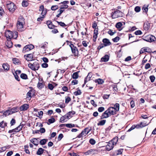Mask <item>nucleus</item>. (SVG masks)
Listing matches in <instances>:
<instances>
[{"instance_id":"6e6552de","label":"nucleus","mask_w":156,"mask_h":156,"mask_svg":"<svg viewBox=\"0 0 156 156\" xmlns=\"http://www.w3.org/2000/svg\"><path fill=\"white\" fill-rule=\"evenodd\" d=\"M7 8L9 11L13 12L15 10L16 6L13 2L7 4Z\"/></svg>"},{"instance_id":"2f4dec72","label":"nucleus","mask_w":156,"mask_h":156,"mask_svg":"<svg viewBox=\"0 0 156 156\" xmlns=\"http://www.w3.org/2000/svg\"><path fill=\"white\" fill-rule=\"evenodd\" d=\"M66 115L62 117L60 119V122L62 123L65 122L66 121V119H67Z\"/></svg>"},{"instance_id":"4468645a","label":"nucleus","mask_w":156,"mask_h":156,"mask_svg":"<svg viewBox=\"0 0 156 156\" xmlns=\"http://www.w3.org/2000/svg\"><path fill=\"white\" fill-rule=\"evenodd\" d=\"M39 10L40 11H42L41 15L43 16H44L46 14V11L45 10H44V6L43 5L40 6Z\"/></svg>"},{"instance_id":"20e7f679","label":"nucleus","mask_w":156,"mask_h":156,"mask_svg":"<svg viewBox=\"0 0 156 156\" xmlns=\"http://www.w3.org/2000/svg\"><path fill=\"white\" fill-rule=\"evenodd\" d=\"M91 130V127H87L85 128L77 136L78 138H81L85 136Z\"/></svg>"},{"instance_id":"052dcab7","label":"nucleus","mask_w":156,"mask_h":156,"mask_svg":"<svg viewBox=\"0 0 156 156\" xmlns=\"http://www.w3.org/2000/svg\"><path fill=\"white\" fill-rule=\"evenodd\" d=\"M142 31L140 30H138L136 31L135 33L134 34L136 35H140L142 34Z\"/></svg>"},{"instance_id":"9d476101","label":"nucleus","mask_w":156,"mask_h":156,"mask_svg":"<svg viewBox=\"0 0 156 156\" xmlns=\"http://www.w3.org/2000/svg\"><path fill=\"white\" fill-rule=\"evenodd\" d=\"M107 111H108V112L109 115V116H110L111 115L115 114L117 112L115 110L114 108L112 107H109L107 110Z\"/></svg>"},{"instance_id":"69168bd1","label":"nucleus","mask_w":156,"mask_h":156,"mask_svg":"<svg viewBox=\"0 0 156 156\" xmlns=\"http://www.w3.org/2000/svg\"><path fill=\"white\" fill-rule=\"evenodd\" d=\"M38 115H39L37 116L38 117L40 118H42V115H43V112L42 111H40L38 112Z\"/></svg>"},{"instance_id":"5fc2aeb1","label":"nucleus","mask_w":156,"mask_h":156,"mask_svg":"<svg viewBox=\"0 0 156 156\" xmlns=\"http://www.w3.org/2000/svg\"><path fill=\"white\" fill-rule=\"evenodd\" d=\"M56 22L58 23V24L60 25L61 26L64 27L66 26V24L63 22H58V21H56Z\"/></svg>"},{"instance_id":"09e8293b","label":"nucleus","mask_w":156,"mask_h":156,"mask_svg":"<svg viewBox=\"0 0 156 156\" xmlns=\"http://www.w3.org/2000/svg\"><path fill=\"white\" fill-rule=\"evenodd\" d=\"M116 32L115 30H114V32H113L112 30L110 29L109 30L108 32V33L111 36L113 35Z\"/></svg>"},{"instance_id":"4be33fe9","label":"nucleus","mask_w":156,"mask_h":156,"mask_svg":"<svg viewBox=\"0 0 156 156\" xmlns=\"http://www.w3.org/2000/svg\"><path fill=\"white\" fill-rule=\"evenodd\" d=\"M2 67L6 71H8L9 69V66L7 63H4L2 65Z\"/></svg>"},{"instance_id":"7ed1b4c3","label":"nucleus","mask_w":156,"mask_h":156,"mask_svg":"<svg viewBox=\"0 0 156 156\" xmlns=\"http://www.w3.org/2000/svg\"><path fill=\"white\" fill-rule=\"evenodd\" d=\"M28 66L32 70L34 71L37 70L40 67L39 64L37 62H35L33 64L29 63L28 64Z\"/></svg>"},{"instance_id":"680f3d73","label":"nucleus","mask_w":156,"mask_h":156,"mask_svg":"<svg viewBox=\"0 0 156 156\" xmlns=\"http://www.w3.org/2000/svg\"><path fill=\"white\" fill-rule=\"evenodd\" d=\"M13 75L15 77V78L18 81H20V79L19 76L17 75V73L16 72L15 73H14Z\"/></svg>"},{"instance_id":"de8ad7c7","label":"nucleus","mask_w":156,"mask_h":156,"mask_svg":"<svg viewBox=\"0 0 156 156\" xmlns=\"http://www.w3.org/2000/svg\"><path fill=\"white\" fill-rule=\"evenodd\" d=\"M81 94V92L80 90L79 89L77 91H76L74 92V94L75 96H77L78 95H80Z\"/></svg>"},{"instance_id":"dca6fc26","label":"nucleus","mask_w":156,"mask_h":156,"mask_svg":"<svg viewBox=\"0 0 156 156\" xmlns=\"http://www.w3.org/2000/svg\"><path fill=\"white\" fill-rule=\"evenodd\" d=\"M47 24L48 27L50 29H53L55 27V25L53 24L52 22L50 20H48L47 21Z\"/></svg>"},{"instance_id":"f03ea898","label":"nucleus","mask_w":156,"mask_h":156,"mask_svg":"<svg viewBox=\"0 0 156 156\" xmlns=\"http://www.w3.org/2000/svg\"><path fill=\"white\" fill-rule=\"evenodd\" d=\"M25 23L24 19L23 17L19 18L17 23L16 26L18 31H22Z\"/></svg>"},{"instance_id":"79ce46f5","label":"nucleus","mask_w":156,"mask_h":156,"mask_svg":"<svg viewBox=\"0 0 156 156\" xmlns=\"http://www.w3.org/2000/svg\"><path fill=\"white\" fill-rule=\"evenodd\" d=\"M55 122V119L53 118H51L48 120V122L47 123L48 124L50 125L51 123H54Z\"/></svg>"},{"instance_id":"72a5a7b5","label":"nucleus","mask_w":156,"mask_h":156,"mask_svg":"<svg viewBox=\"0 0 156 156\" xmlns=\"http://www.w3.org/2000/svg\"><path fill=\"white\" fill-rule=\"evenodd\" d=\"M149 6V5H144L143 6L142 8V9L143 11L144 12H145L147 13L148 10V7Z\"/></svg>"},{"instance_id":"cd10ccee","label":"nucleus","mask_w":156,"mask_h":156,"mask_svg":"<svg viewBox=\"0 0 156 156\" xmlns=\"http://www.w3.org/2000/svg\"><path fill=\"white\" fill-rule=\"evenodd\" d=\"M44 150V149H43L42 148L40 147L38 149L37 151V152L36 154L37 155H41L43 153Z\"/></svg>"},{"instance_id":"b1692460","label":"nucleus","mask_w":156,"mask_h":156,"mask_svg":"<svg viewBox=\"0 0 156 156\" xmlns=\"http://www.w3.org/2000/svg\"><path fill=\"white\" fill-rule=\"evenodd\" d=\"M34 90H30L29 92L27 93V98H31V95H34Z\"/></svg>"},{"instance_id":"338daca9","label":"nucleus","mask_w":156,"mask_h":156,"mask_svg":"<svg viewBox=\"0 0 156 156\" xmlns=\"http://www.w3.org/2000/svg\"><path fill=\"white\" fill-rule=\"evenodd\" d=\"M91 153L92 154H97L98 153V150L91 149Z\"/></svg>"},{"instance_id":"0e129e2a","label":"nucleus","mask_w":156,"mask_h":156,"mask_svg":"<svg viewBox=\"0 0 156 156\" xmlns=\"http://www.w3.org/2000/svg\"><path fill=\"white\" fill-rule=\"evenodd\" d=\"M48 88L51 90H52L54 88L53 85L52 84L50 83H49L48 84Z\"/></svg>"},{"instance_id":"bf43d9fd","label":"nucleus","mask_w":156,"mask_h":156,"mask_svg":"<svg viewBox=\"0 0 156 156\" xmlns=\"http://www.w3.org/2000/svg\"><path fill=\"white\" fill-rule=\"evenodd\" d=\"M12 61L14 63L18 64L19 60L17 58H13Z\"/></svg>"},{"instance_id":"37998d69","label":"nucleus","mask_w":156,"mask_h":156,"mask_svg":"<svg viewBox=\"0 0 156 156\" xmlns=\"http://www.w3.org/2000/svg\"><path fill=\"white\" fill-rule=\"evenodd\" d=\"M20 77L23 79H27L28 78L27 76L25 73H22L20 75Z\"/></svg>"},{"instance_id":"c756f323","label":"nucleus","mask_w":156,"mask_h":156,"mask_svg":"<svg viewBox=\"0 0 156 156\" xmlns=\"http://www.w3.org/2000/svg\"><path fill=\"white\" fill-rule=\"evenodd\" d=\"M80 72V71H78L74 73L72 75V77L73 79H76L79 77L78 73Z\"/></svg>"},{"instance_id":"2eb2a0df","label":"nucleus","mask_w":156,"mask_h":156,"mask_svg":"<svg viewBox=\"0 0 156 156\" xmlns=\"http://www.w3.org/2000/svg\"><path fill=\"white\" fill-rule=\"evenodd\" d=\"M6 46L8 48H11L12 47V43L11 39H7L5 43Z\"/></svg>"},{"instance_id":"393cba45","label":"nucleus","mask_w":156,"mask_h":156,"mask_svg":"<svg viewBox=\"0 0 156 156\" xmlns=\"http://www.w3.org/2000/svg\"><path fill=\"white\" fill-rule=\"evenodd\" d=\"M91 77L92 75L90 73H89L87 76L84 79L85 83H86L87 82L90 80Z\"/></svg>"},{"instance_id":"58836bf2","label":"nucleus","mask_w":156,"mask_h":156,"mask_svg":"<svg viewBox=\"0 0 156 156\" xmlns=\"http://www.w3.org/2000/svg\"><path fill=\"white\" fill-rule=\"evenodd\" d=\"M28 46H27V45L23 48V52L24 53H25L27 52H28L30 50V49L29 48H28Z\"/></svg>"},{"instance_id":"c03bdc74","label":"nucleus","mask_w":156,"mask_h":156,"mask_svg":"<svg viewBox=\"0 0 156 156\" xmlns=\"http://www.w3.org/2000/svg\"><path fill=\"white\" fill-rule=\"evenodd\" d=\"M29 3L28 2L25 0H23L22 3V5L23 7H27L28 6Z\"/></svg>"},{"instance_id":"864d4df0","label":"nucleus","mask_w":156,"mask_h":156,"mask_svg":"<svg viewBox=\"0 0 156 156\" xmlns=\"http://www.w3.org/2000/svg\"><path fill=\"white\" fill-rule=\"evenodd\" d=\"M149 78L151 80V83H153L154 81L155 78L154 76L152 75V76H151L149 77Z\"/></svg>"},{"instance_id":"f257e3e1","label":"nucleus","mask_w":156,"mask_h":156,"mask_svg":"<svg viewBox=\"0 0 156 156\" xmlns=\"http://www.w3.org/2000/svg\"><path fill=\"white\" fill-rule=\"evenodd\" d=\"M5 35L7 39H11L12 38L16 39L18 37V32L16 31L13 32L8 30L5 33Z\"/></svg>"},{"instance_id":"4d7b16f0","label":"nucleus","mask_w":156,"mask_h":156,"mask_svg":"<svg viewBox=\"0 0 156 156\" xmlns=\"http://www.w3.org/2000/svg\"><path fill=\"white\" fill-rule=\"evenodd\" d=\"M119 37H116L115 38L112 39V41L115 42H117L119 40Z\"/></svg>"},{"instance_id":"603ef678","label":"nucleus","mask_w":156,"mask_h":156,"mask_svg":"<svg viewBox=\"0 0 156 156\" xmlns=\"http://www.w3.org/2000/svg\"><path fill=\"white\" fill-rule=\"evenodd\" d=\"M4 13V12L3 10L2 7H0V19L2 18Z\"/></svg>"},{"instance_id":"8fccbe9b","label":"nucleus","mask_w":156,"mask_h":156,"mask_svg":"<svg viewBox=\"0 0 156 156\" xmlns=\"http://www.w3.org/2000/svg\"><path fill=\"white\" fill-rule=\"evenodd\" d=\"M66 126L68 128H72L75 127V125L71 123L66 124Z\"/></svg>"},{"instance_id":"423d86ee","label":"nucleus","mask_w":156,"mask_h":156,"mask_svg":"<svg viewBox=\"0 0 156 156\" xmlns=\"http://www.w3.org/2000/svg\"><path fill=\"white\" fill-rule=\"evenodd\" d=\"M143 40L147 42H152L155 41L156 38L154 36L149 35L145 37Z\"/></svg>"},{"instance_id":"a878e982","label":"nucleus","mask_w":156,"mask_h":156,"mask_svg":"<svg viewBox=\"0 0 156 156\" xmlns=\"http://www.w3.org/2000/svg\"><path fill=\"white\" fill-rule=\"evenodd\" d=\"M2 113H3V115L5 116L12 114L10 109L4 111L3 112H2Z\"/></svg>"},{"instance_id":"39448f33","label":"nucleus","mask_w":156,"mask_h":156,"mask_svg":"<svg viewBox=\"0 0 156 156\" xmlns=\"http://www.w3.org/2000/svg\"><path fill=\"white\" fill-rule=\"evenodd\" d=\"M112 17L113 19H115L119 17L122 16V12L121 11L116 9L114 12H112L111 14Z\"/></svg>"},{"instance_id":"a19ab883","label":"nucleus","mask_w":156,"mask_h":156,"mask_svg":"<svg viewBox=\"0 0 156 156\" xmlns=\"http://www.w3.org/2000/svg\"><path fill=\"white\" fill-rule=\"evenodd\" d=\"M7 126V123L4 122L3 121L0 122V127L4 128Z\"/></svg>"},{"instance_id":"49530a36","label":"nucleus","mask_w":156,"mask_h":156,"mask_svg":"<svg viewBox=\"0 0 156 156\" xmlns=\"http://www.w3.org/2000/svg\"><path fill=\"white\" fill-rule=\"evenodd\" d=\"M58 8V5H54L51 7V9L53 11H55Z\"/></svg>"},{"instance_id":"412c9836","label":"nucleus","mask_w":156,"mask_h":156,"mask_svg":"<svg viewBox=\"0 0 156 156\" xmlns=\"http://www.w3.org/2000/svg\"><path fill=\"white\" fill-rule=\"evenodd\" d=\"M38 138H34L30 140V141L33 144L36 146H37L38 144V140H37Z\"/></svg>"},{"instance_id":"13d9d810","label":"nucleus","mask_w":156,"mask_h":156,"mask_svg":"<svg viewBox=\"0 0 156 156\" xmlns=\"http://www.w3.org/2000/svg\"><path fill=\"white\" fill-rule=\"evenodd\" d=\"M37 87L40 89L42 88L44 86L43 84L42 83L38 82L37 85Z\"/></svg>"},{"instance_id":"ea45409f","label":"nucleus","mask_w":156,"mask_h":156,"mask_svg":"<svg viewBox=\"0 0 156 156\" xmlns=\"http://www.w3.org/2000/svg\"><path fill=\"white\" fill-rule=\"evenodd\" d=\"M23 127V126L22 125H20L17 127H16L15 129L16 130V132H17L20 131L22 129V128Z\"/></svg>"},{"instance_id":"c85d7f7f","label":"nucleus","mask_w":156,"mask_h":156,"mask_svg":"<svg viewBox=\"0 0 156 156\" xmlns=\"http://www.w3.org/2000/svg\"><path fill=\"white\" fill-rule=\"evenodd\" d=\"M94 81L95 83H97L99 84H102L104 82L103 80L100 78H98L97 79L95 80Z\"/></svg>"},{"instance_id":"6ab92c4d","label":"nucleus","mask_w":156,"mask_h":156,"mask_svg":"<svg viewBox=\"0 0 156 156\" xmlns=\"http://www.w3.org/2000/svg\"><path fill=\"white\" fill-rule=\"evenodd\" d=\"M108 112V111L107 110L102 114V115L101 116V119L106 118L108 117L109 115Z\"/></svg>"},{"instance_id":"1a4fd4ad","label":"nucleus","mask_w":156,"mask_h":156,"mask_svg":"<svg viewBox=\"0 0 156 156\" xmlns=\"http://www.w3.org/2000/svg\"><path fill=\"white\" fill-rule=\"evenodd\" d=\"M151 49L148 47H144L141 49L140 51V54H142L144 52H147L151 53Z\"/></svg>"},{"instance_id":"774afa93","label":"nucleus","mask_w":156,"mask_h":156,"mask_svg":"<svg viewBox=\"0 0 156 156\" xmlns=\"http://www.w3.org/2000/svg\"><path fill=\"white\" fill-rule=\"evenodd\" d=\"M71 99L69 97H68L66 98L65 103H66L68 104L69 102L71 101Z\"/></svg>"},{"instance_id":"c9c22d12","label":"nucleus","mask_w":156,"mask_h":156,"mask_svg":"<svg viewBox=\"0 0 156 156\" xmlns=\"http://www.w3.org/2000/svg\"><path fill=\"white\" fill-rule=\"evenodd\" d=\"M106 122V120H102L99 121L97 124V125L99 126H103L105 123Z\"/></svg>"},{"instance_id":"5701e85b","label":"nucleus","mask_w":156,"mask_h":156,"mask_svg":"<svg viewBox=\"0 0 156 156\" xmlns=\"http://www.w3.org/2000/svg\"><path fill=\"white\" fill-rule=\"evenodd\" d=\"M118 140V137L117 136H115L114 138L111 141V142L113 145L116 144Z\"/></svg>"},{"instance_id":"7c9ffc66","label":"nucleus","mask_w":156,"mask_h":156,"mask_svg":"<svg viewBox=\"0 0 156 156\" xmlns=\"http://www.w3.org/2000/svg\"><path fill=\"white\" fill-rule=\"evenodd\" d=\"M140 126L141 127H142L140 125H136V126H135V125H133L132 126V127L130 128H129L128 129V131L130 132L132 130L134 129L136 127L137 128H139Z\"/></svg>"},{"instance_id":"f704fd0d","label":"nucleus","mask_w":156,"mask_h":156,"mask_svg":"<svg viewBox=\"0 0 156 156\" xmlns=\"http://www.w3.org/2000/svg\"><path fill=\"white\" fill-rule=\"evenodd\" d=\"M64 11V10H63L62 9H61V8H60L57 11L58 12H59V13L56 15V16L58 18L59 17Z\"/></svg>"},{"instance_id":"9b49d317","label":"nucleus","mask_w":156,"mask_h":156,"mask_svg":"<svg viewBox=\"0 0 156 156\" xmlns=\"http://www.w3.org/2000/svg\"><path fill=\"white\" fill-rule=\"evenodd\" d=\"M24 57L28 61H30L33 60V55L32 54L25 55Z\"/></svg>"},{"instance_id":"473e14b6","label":"nucleus","mask_w":156,"mask_h":156,"mask_svg":"<svg viewBox=\"0 0 156 156\" xmlns=\"http://www.w3.org/2000/svg\"><path fill=\"white\" fill-rule=\"evenodd\" d=\"M123 151V149H119L115 151V155L117 156L119 154H122Z\"/></svg>"},{"instance_id":"a18cd8bd","label":"nucleus","mask_w":156,"mask_h":156,"mask_svg":"<svg viewBox=\"0 0 156 156\" xmlns=\"http://www.w3.org/2000/svg\"><path fill=\"white\" fill-rule=\"evenodd\" d=\"M122 26V24L121 22H119L117 23L115 25V27L117 29H119L121 28Z\"/></svg>"},{"instance_id":"a211bd4d","label":"nucleus","mask_w":156,"mask_h":156,"mask_svg":"<svg viewBox=\"0 0 156 156\" xmlns=\"http://www.w3.org/2000/svg\"><path fill=\"white\" fill-rule=\"evenodd\" d=\"M113 146L111 142H110L106 146V149L108 151H109L113 148Z\"/></svg>"},{"instance_id":"bb28decb","label":"nucleus","mask_w":156,"mask_h":156,"mask_svg":"<svg viewBox=\"0 0 156 156\" xmlns=\"http://www.w3.org/2000/svg\"><path fill=\"white\" fill-rule=\"evenodd\" d=\"M10 110L12 114L19 111L18 108L17 107H14L10 109Z\"/></svg>"},{"instance_id":"f3484780","label":"nucleus","mask_w":156,"mask_h":156,"mask_svg":"<svg viewBox=\"0 0 156 156\" xmlns=\"http://www.w3.org/2000/svg\"><path fill=\"white\" fill-rule=\"evenodd\" d=\"M150 23L148 21L144 23L143 27L145 30H149L150 28Z\"/></svg>"},{"instance_id":"e433bc0d","label":"nucleus","mask_w":156,"mask_h":156,"mask_svg":"<svg viewBox=\"0 0 156 156\" xmlns=\"http://www.w3.org/2000/svg\"><path fill=\"white\" fill-rule=\"evenodd\" d=\"M47 141V139H43L40 141V143L41 145H44L45 144Z\"/></svg>"},{"instance_id":"aec40b11","label":"nucleus","mask_w":156,"mask_h":156,"mask_svg":"<svg viewBox=\"0 0 156 156\" xmlns=\"http://www.w3.org/2000/svg\"><path fill=\"white\" fill-rule=\"evenodd\" d=\"M109 59V56L108 55H105L104 56L101 58V61L103 62H107Z\"/></svg>"},{"instance_id":"4c0bfd02","label":"nucleus","mask_w":156,"mask_h":156,"mask_svg":"<svg viewBox=\"0 0 156 156\" xmlns=\"http://www.w3.org/2000/svg\"><path fill=\"white\" fill-rule=\"evenodd\" d=\"M115 109V110L116 111V112L118 111L119 110V105L118 103H116L114 106V107H113Z\"/></svg>"},{"instance_id":"f8f14e48","label":"nucleus","mask_w":156,"mask_h":156,"mask_svg":"<svg viewBox=\"0 0 156 156\" xmlns=\"http://www.w3.org/2000/svg\"><path fill=\"white\" fill-rule=\"evenodd\" d=\"M103 45L105 47L109 46L111 44V43L109 39L107 38H104L102 40Z\"/></svg>"},{"instance_id":"0eeeda50","label":"nucleus","mask_w":156,"mask_h":156,"mask_svg":"<svg viewBox=\"0 0 156 156\" xmlns=\"http://www.w3.org/2000/svg\"><path fill=\"white\" fill-rule=\"evenodd\" d=\"M73 53L74 54L75 56L77 55L78 53V50L76 47L75 46L72 44H69Z\"/></svg>"},{"instance_id":"ddd939ff","label":"nucleus","mask_w":156,"mask_h":156,"mask_svg":"<svg viewBox=\"0 0 156 156\" xmlns=\"http://www.w3.org/2000/svg\"><path fill=\"white\" fill-rule=\"evenodd\" d=\"M29 108V105L28 104H25L21 106L20 108L21 111H24L27 110Z\"/></svg>"},{"instance_id":"6e6d98bb","label":"nucleus","mask_w":156,"mask_h":156,"mask_svg":"<svg viewBox=\"0 0 156 156\" xmlns=\"http://www.w3.org/2000/svg\"><path fill=\"white\" fill-rule=\"evenodd\" d=\"M89 142L90 144L92 145H94L96 143L95 140L94 139L92 138L90 140Z\"/></svg>"},{"instance_id":"e2e57ef3","label":"nucleus","mask_w":156,"mask_h":156,"mask_svg":"<svg viewBox=\"0 0 156 156\" xmlns=\"http://www.w3.org/2000/svg\"><path fill=\"white\" fill-rule=\"evenodd\" d=\"M134 10L136 12H139L140 10V8L138 6H136Z\"/></svg>"},{"instance_id":"3c124183","label":"nucleus","mask_w":156,"mask_h":156,"mask_svg":"<svg viewBox=\"0 0 156 156\" xmlns=\"http://www.w3.org/2000/svg\"><path fill=\"white\" fill-rule=\"evenodd\" d=\"M72 112H69L66 115V117H67V119H69L72 117Z\"/></svg>"}]
</instances>
